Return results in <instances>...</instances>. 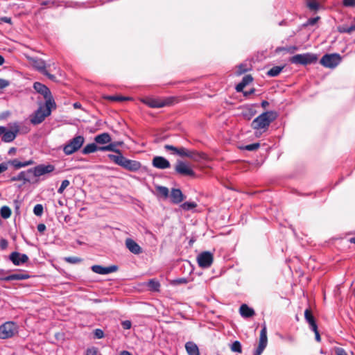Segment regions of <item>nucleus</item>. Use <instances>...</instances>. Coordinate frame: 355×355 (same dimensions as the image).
I'll list each match as a JSON object with an SVG mask.
<instances>
[{
    "instance_id": "b1692460",
    "label": "nucleus",
    "mask_w": 355,
    "mask_h": 355,
    "mask_svg": "<svg viewBox=\"0 0 355 355\" xmlns=\"http://www.w3.org/2000/svg\"><path fill=\"white\" fill-rule=\"evenodd\" d=\"M241 315L244 318H248L254 315L253 309L249 307L247 304H243L239 309Z\"/></svg>"
},
{
    "instance_id": "a18cd8bd",
    "label": "nucleus",
    "mask_w": 355,
    "mask_h": 355,
    "mask_svg": "<svg viewBox=\"0 0 355 355\" xmlns=\"http://www.w3.org/2000/svg\"><path fill=\"white\" fill-rule=\"evenodd\" d=\"M69 184L70 182L68 180H64L58 189V193L60 194L62 193L64 189L69 185Z\"/></svg>"
},
{
    "instance_id": "052dcab7",
    "label": "nucleus",
    "mask_w": 355,
    "mask_h": 355,
    "mask_svg": "<svg viewBox=\"0 0 355 355\" xmlns=\"http://www.w3.org/2000/svg\"><path fill=\"white\" fill-rule=\"evenodd\" d=\"M8 241L5 239H1L0 240V248L1 250H5L8 247Z\"/></svg>"
},
{
    "instance_id": "39448f33",
    "label": "nucleus",
    "mask_w": 355,
    "mask_h": 355,
    "mask_svg": "<svg viewBox=\"0 0 355 355\" xmlns=\"http://www.w3.org/2000/svg\"><path fill=\"white\" fill-rule=\"evenodd\" d=\"M341 60L338 53L325 54L320 59V63L324 67L334 69L340 64Z\"/></svg>"
},
{
    "instance_id": "5701e85b",
    "label": "nucleus",
    "mask_w": 355,
    "mask_h": 355,
    "mask_svg": "<svg viewBox=\"0 0 355 355\" xmlns=\"http://www.w3.org/2000/svg\"><path fill=\"white\" fill-rule=\"evenodd\" d=\"M304 318L306 322L309 323L310 328L312 331L316 330L317 324L315 322L314 316L313 315L311 310L306 309L304 311Z\"/></svg>"
},
{
    "instance_id": "bf43d9fd",
    "label": "nucleus",
    "mask_w": 355,
    "mask_h": 355,
    "mask_svg": "<svg viewBox=\"0 0 355 355\" xmlns=\"http://www.w3.org/2000/svg\"><path fill=\"white\" fill-rule=\"evenodd\" d=\"M8 80L0 78V89H4L9 85Z\"/></svg>"
},
{
    "instance_id": "0e129e2a",
    "label": "nucleus",
    "mask_w": 355,
    "mask_h": 355,
    "mask_svg": "<svg viewBox=\"0 0 355 355\" xmlns=\"http://www.w3.org/2000/svg\"><path fill=\"white\" fill-rule=\"evenodd\" d=\"M188 282V280L187 278H179V279H177L175 280H174V283L175 284H187Z\"/></svg>"
},
{
    "instance_id": "680f3d73",
    "label": "nucleus",
    "mask_w": 355,
    "mask_h": 355,
    "mask_svg": "<svg viewBox=\"0 0 355 355\" xmlns=\"http://www.w3.org/2000/svg\"><path fill=\"white\" fill-rule=\"evenodd\" d=\"M8 168V163L2 162L0 164V174L6 171Z\"/></svg>"
},
{
    "instance_id": "e2e57ef3",
    "label": "nucleus",
    "mask_w": 355,
    "mask_h": 355,
    "mask_svg": "<svg viewBox=\"0 0 355 355\" xmlns=\"http://www.w3.org/2000/svg\"><path fill=\"white\" fill-rule=\"evenodd\" d=\"M318 19H319L318 17H313V18H310V19H308L306 25L313 26L315 24H316V22L318 21Z\"/></svg>"
},
{
    "instance_id": "58836bf2",
    "label": "nucleus",
    "mask_w": 355,
    "mask_h": 355,
    "mask_svg": "<svg viewBox=\"0 0 355 355\" xmlns=\"http://www.w3.org/2000/svg\"><path fill=\"white\" fill-rule=\"evenodd\" d=\"M156 190L159 193V195L166 198L169 196L168 189L164 186H157Z\"/></svg>"
},
{
    "instance_id": "4d7b16f0",
    "label": "nucleus",
    "mask_w": 355,
    "mask_h": 355,
    "mask_svg": "<svg viewBox=\"0 0 355 355\" xmlns=\"http://www.w3.org/2000/svg\"><path fill=\"white\" fill-rule=\"evenodd\" d=\"M164 149L166 150H172V151H173L174 154L177 155V150H178V148H177L174 146H172V145L166 144L164 146Z\"/></svg>"
},
{
    "instance_id": "69168bd1",
    "label": "nucleus",
    "mask_w": 355,
    "mask_h": 355,
    "mask_svg": "<svg viewBox=\"0 0 355 355\" xmlns=\"http://www.w3.org/2000/svg\"><path fill=\"white\" fill-rule=\"evenodd\" d=\"M37 231L40 233H43L46 230V225L43 223H40L37 226Z\"/></svg>"
},
{
    "instance_id": "f257e3e1",
    "label": "nucleus",
    "mask_w": 355,
    "mask_h": 355,
    "mask_svg": "<svg viewBox=\"0 0 355 355\" xmlns=\"http://www.w3.org/2000/svg\"><path fill=\"white\" fill-rule=\"evenodd\" d=\"M56 107V104H53L51 100L46 101L44 105L40 107L30 116V122L36 125L42 123L51 114V110Z\"/></svg>"
},
{
    "instance_id": "603ef678",
    "label": "nucleus",
    "mask_w": 355,
    "mask_h": 355,
    "mask_svg": "<svg viewBox=\"0 0 355 355\" xmlns=\"http://www.w3.org/2000/svg\"><path fill=\"white\" fill-rule=\"evenodd\" d=\"M280 50H285L290 53H293L295 51L297 50V47L295 46H288L286 48H282V49L278 48L277 49V51H280Z\"/></svg>"
},
{
    "instance_id": "9d476101",
    "label": "nucleus",
    "mask_w": 355,
    "mask_h": 355,
    "mask_svg": "<svg viewBox=\"0 0 355 355\" xmlns=\"http://www.w3.org/2000/svg\"><path fill=\"white\" fill-rule=\"evenodd\" d=\"M33 88L37 93L42 94L44 96L45 101L51 100L53 104H55L50 89L46 85L41 83L35 82L33 84Z\"/></svg>"
},
{
    "instance_id": "de8ad7c7",
    "label": "nucleus",
    "mask_w": 355,
    "mask_h": 355,
    "mask_svg": "<svg viewBox=\"0 0 355 355\" xmlns=\"http://www.w3.org/2000/svg\"><path fill=\"white\" fill-rule=\"evenodd\" d=\"M188 150L189 149L184 147L178 148V150H177V155L182 157H187Z\"/></svg>"
},
{
    "instance_id": "1a4fd4ad",
    "label": "nucleus",
    "mask_w": 355,
    "mask_h": 355,
    "mask_svg": "<svg viewBox=\"0 0 355 355\" xmlns=\"http://www.w3.org/2000/svg\"><path fill=\"white\" fill-rule=\"evenodd\" d=\"M213 254L209 251H205L197 257L198 266L202 268H207L211 266L213 262Z\"/></svg>"
},
{
    "instance_id": "dca6fc26",
    "label": "nucleus",
    "mask_w": 355,
    "mask_h": 355,
    "mask_svg": "<svg viewBox=\"0 0 355 355\" xmlns=\"http://www.w3.org/2000/svg\"><path fill=\"white\" fill-rule=\"evenodd\" d=\"M126 248L134 254H139L142 253L141 247L132 239L127 238L125 241Z\"/></svg>"
},
{
    "instance_id": "13d9d810",
    "label": "nucleus",
    "mask_w": 355,
    "mask_h": 355,
    "mask_svg": "<svg viewBox=\"0 0 355 355\" xmlns=\"http://www.w3.org/2000/svg\"><path fill=\"white\" fill-rule=\"evenodd\" d=\"M281 338L285 341H287L288 343H293L295 340L294 337L292 335L288 334L285 336H282Z\"/></svg>"
},
{
    "instance_id": "aec40b11",
    "label": "nucleus",
    "mask_w": 355,
    "mask_h": 355,
    "mask_svg": "<svg viewBox=\"0 0 355 355\" xmlns=\"http://www.w3.org/2000/svg\"><path fill=\"white\" fill-rule=\"evenodd\" d=\"M184 196L180 189L173 188L171 191L170 198L172 203L178 205L184 199Z\"/></svg>"
},
{
    "instance_id": "bb28decb",
    "label": "nucleus",
    "mask_w": 355,
    "mask_h": 355,
    "mask_svg": "<svg viewBox=\"0 0 355 355\" xmlns=\"http://www.w3.org/2000/svg\"><path fill=\"white\" fill-rule=\"evenodd\" d=\"M94 141L96 143L99 144H109L112 141V138L109 133L103 132L96 135L94 137Z\"/></svg>"
},
{
    "instance_id": "ddd939ff",
    "label": "nucleus",
    "mask_w": 355,
    "mask_h": 355,
    "mask_svg": "<svg viewBox=\"0 0 355 355\" xmlns=\"http://www.w3.org/2000/svg\"><path fill=\"white\" fill-rule=\"evenodd\" d=\"M3 132L1 134V141L6 143H10L12 141L17 137L19 132V128L17 125L15 129L13 130H8L7 128L3 126Z\"/></svg>"
},
{
    "instance_id": "72a5a7b5",
    "label": "nucleus",
    "mask_w": 355,
    "mask_h": 355,
    "mask_svg": "<svg viewBox=\"0 0 355 355\" xmlns=\"http://www.w3.org/2000/svg\"><path fill=\"white\" fill-rule=\"evenodd\" d=\"M187 157L191 159L193 161H199L203 158V155L195 150H189Z\"/></svg>"
},
{
    "instance_id": "7ed1b4c3",
    "label": "nucleus",
    "mask_w": 355,
    "mask_h": 355,
    "mask_svg": "<svg viewBox=\"0 0 355 355\" xmlns=\"http://www.w3.org/2000/svg\"><path fill=\"white\" fill-rule=\"evenodd\" d=\"M85 138L83 135H76L63 146V152L66 155H70L78 151L83 145Z\"/></svg>"
},
{
    "instance_id": "4be33fe9",
    "label": "nucleus",
    "mask_w": 355,
    "mask_h": 355,
    "mask_svg": "<svg viewBox=\"0 0 355 355\" xmlns=\"http://www.w3.org/2000/svg\"><path fill=\"white\" fill-rule=\"evenodd\" d=\"M252 64L251 61L246 60L243 62L239 64L236 68V71L235 72L236 76H241L243 73H245L252 69Z\"/></svg>"
},
{
    "instance_id": "2f4dec72",
    "label": "nucleus",
    "mask_w": 355,
    "mask_h": 355,
    "mask_svg": "<svg viewBox=\"0 0 355 355\" xmlns=\"http://www.w3.org/2000/svg\"><path fill=\"white\" fill-rule=\"evenodd\" d=\"M256 114V111L252 106H248L243 108L242 116L248 120L251 119Z\"/></svg>"
},
{
    "instance_id": "3c124183",
    "label": "nucleus",
    "mask_w": 355,
    "mask_h": 355,
    "mask_svg": "<svg viewBox=\"0 0 355 355\" xmlns=\"http://www.w3.org/2000/svg\"><path fill=\"white\" fill-rule=\"evenodd\" d=\"M95 338L98 339L103 338L104 337V332L101 329H96L94 331Z\"/></svg>"
},
{
    "instance_id": "e433bc0d",
    "label": "nucleus",
    "mask_w": 355,
    "mask_h": 355,
    "mask_svg": "<svg viewBox=\"0 0 355 355\" xmlns=\"http://www.w3.org/2000/svg\"><path fill=\"white\" fill-rule=\"evenodd\" d=\"M11 209L8 206H3L0 209L1 216L4 219L8 218L11 216Z\"/></svg>"
},
{
    "instance_id": "6e6552de",
    "label": "nucleus",
    "mask_w": 355,
    "mask_h": 355,
    "mask_svg": "<svg viewBox=\"0 0 355 355\" xmlns=\"http://www.w3.org/2000/svg\"><path fill=\"white\" fill-rule=\"evenodd\" d=\"M175 172L181 175L195 177L194 171L184 162L178 160L175 166Z\"/></svg>"
},
{
    "instance_id": "7c9ffc66",
    "label": "nucleus",
    "mask_w": 355,
    "mask_h": 355,
    "mask_svg": "<svg viewBox=\"0 0 355 355\" xmlns=\"http://www.w3.org/2000/svg\"><path fill=\"white\" fill-rule=\"evenodd\" d=\"M116 145L115 143H110L107 145V146H100L99 147V150L100 151H112V152H114L116 153V155H120V154H122L121 153V151L116 148Z\"/></svg>"
},
{
    "instance_id": "79ce46f5",
    "label": "nucleus",
    "mask_w": 355,
    "mask_h": 355,
    "mask_svg": "<svg viewBox=\"0 0 355 355\" xmlns=\"http://www.w3.org/2000/svg\"><path fill=\"white\" fill-rule=\"evenodd\" d=\"M306 6L311 10H317L319 8V4L316 0H307Z\"/></svg>"
},
{
    "instance_id": "a211bd4d",
    "label": "nucleus",
    "mask_w": 355,
    "mask_h": 355,
    "mask_svg": "<svg viewBox=\"0 0 355 355\" xmlns=\"http://www.w3.org/2000/svg\"><path fill=\"white\" fill-rule=\"evenodd\" d=\"M251 125L255 130L265 128L266 127V111L263 112L258 117L254 119L252 121Z\"/></svg>"
},
{
    "instance_id": "c756f323",
    "label": "nucleus",
    "mask_w": 355,
    "mask_h": 355,
    "mask_svg": "<svg viewBox=\"0 0 355 355\" xmlns=\"http://www.w3.org/2000/svg\"><path fill=\"white\" fill-rule=\"evenodd\" d=\"M7 163H8V164L13 166L15 168H20L25 167V166L33 164V161L28 160V161H26V162H20L18 159H15L12 160H10Z\"/></svg>"
},
{
    "instance_id": "393cba45",
    "label": "nucleus",
    "mask_w": 355,
    "mask_h": 355,
    "mask_svg": "<svg viewBox=\"0 0 355 355\" xmlns=\"http://www.w3.org/2000/svg\"><path fill=\"white\" fill-rule=\"evenodd\" d=\"M185 349L189 355H200L198 345L192 341L186 343Z\"/></svg>"
},
{
    "instance_id": "412c9836",
    "label": "nucleus",
    "mask_w": 355,
    "mask_h": 355,
    "mask_svg": "<svg viewBox=\"0 0 355 355\" xmlns=\"http://www.w3.org/2000/svg\"><path fill=\"white\" fill-rule=\"evenodd\" d=\"M30 277L31 276L26 272L14 273L6 277H0V280H3L5 282H10L13 280H24L28 279V278H30Z\"/></svg>"
},
{
    "instance_id": "774afa93",
    "label": "nucleus",
    "mask_w": 355,
    "mask_h": 355,
    "mask_svg": "<svg viewBox=\"0 0 355 355\" xmlns=\"http://www.w3.org/2000/svg\"><path fill=\"white\" fill-rule=\"evenodd\" d=\"M336 355H347V354L343 348H338L336 351Z\"/></svg>"
},
{
    "instance_id": "8fccbe9b",
    "label": "nucleus",
    "mask_w": 355,
    "mask_h": 355,
    "mask_svg": "<svg viewBox=\"0 0 355 355\" xmlns=\"http://www.w3.org/2000/svg\"><path fill=\"white\" fill-rule=\"evenodd\" d=\"M85 355H98V349L95 347L87 348Z\"/></svg>"
},
{
    "instance_id": "c03bdc74",
    "label": "nucleus",
    "mask_w": 355,
    "mask_h": 355,
    "mask_svg": "<svg viewBox=\"0 0 355 355\" xmlns=\"http://www.w3.org/2000/svg\"><path fill=\"white\" fill-rule=\"evenodd\" d=\"M44 212V207L41 204H37L33 208V213L37 216H41Z\"/></svg>"
},
{
    "instance_id": "5fc2aeb1",
    "label": "nucleus",
    "mask_w": 355,
    "mask_h": 355,
    "mask_svg": "<svg viewBox=\"0 0 355 355\" xmlns=\"http://www.w3.org/2000/svg\"><path fill=\"white\" fill-rule=\"evenodd\" d=\"M121 326L123 327V329H130L132 327V322L130 320H124V321H122L121 322Z\"/></svg>"
},
{
    "instance_id": "c85d7f7f",
    "label": "nucleus",
    "mask_w": 355,
    "mask_h": 355,
    "mask_svg": "<svg viewBox=\"0 0 355 355\" xmlns=\"http://www.w3.org/2000/svg\"><path fill=\"white\" fill-rule=\"evenodd\" d=\"M144 285L150 291H159L161 286L159 281L155 279H150L148 282L144 283Z\"/></svg>"
},
{
    "instance_id": "09e8293b",
    "label": "nucleus",
    "mask_w": 355,
    "mask_h": 355,
    "mask_svg": "<svg viewBox=\"0 0 355 355\" xmlns=\"http://www.w3.org/2000/svg\"><path fill=\"white\" fill-rule=\"evenodd\" d=\"M277 116V113L275 112L268 111V125L272 121H273Z\"/></svg>"
},
{
    "instance_id": "f704fd0d",
    "label": "nucleus",
    "mask_w": 355,
    "mask_h": 355,
    "mask_svg": "<svg viewBox=\"0 0 355 355\" xmlns=\"http://www.w3.org/2000/svg\"><path fill=\"white\" fill-rule=\"evenodd\" d=\"M338 30L341 33H352L355 31V22L350 26L343 25L338 28Z\"/></svg>"
},
{
    "instance_id": "f03ea898",
    "label": "nucleus",
    "mask_w": 355,
    "mask_h": 355,
    "mask_svg": "<svg viewBox=\"0 0 355 355\" xmlns=\"http://www.w3.org/2000/svg\"><path fill=\"white\" fill-rule=\"evenodd\" d=\"M107 157L116 164L131 172L138 171L141 167V164L139 162L129 159L124 157L122 154H120V155L109 154Z\"/></svg>"
},
{
    "instance_id": "cd10ccee",
    "label": "nucleus",
    "mask_w": 355,
    "mask_h": 355,
    "mask_svg": "<svg viewBox=\"0 0 355 355\" xmlns=\"http://www.w3.org/2000/svg\"><path fill=\"white\" fill-rule=\"evenodd\" d=\"M29 173H31V172H28V170L26 171H21L18 175L12 176L10 178L11 182H15V181H23L24 184L26 182H28L30 181L28 175Z\"/></svg>"
},
{
    "instance_id": "ea45409f",
    "label": "nucleus",
    "mask_w": 355,
    "mask_h": 355,
    "mask_svg": "<svg viewBox=\"0 0 355 355\" xmlns=\"http://www.w3.org/2000/svg\"><path fill=\"white\" fill-rule=\"evenodd\" d=\"M230 349L234 352L241 353L242 347L241 343L238 340L233 342L231 345Z\"/></svg>"
},
{
    "instance_id": "338daca9",
    "label": "nucleus",
    "mask_w": 355,
    "mask_h": 355,
    "mask_svg": "<svg viewBox=\"0 0 355 355\" xmlns=\"http://www.w3.org/2000/svg\"><path fill=\"white\" fill-rule=\"evenodd\" d=\"M42 74L48 77L51 80H54L55 79V76L49 73L47 70H45L44 72L42 73Z\"/></svg>"
},
{
    "instance_id": "423d86ee",
    "label": "nucleus",
    "mask_w": 355,
    "mask_h": 355,
    "mask_svg": "<svg viewBox=\"0 0 355 355\" xmlns=\"http://www.w3.org/2000/svg\"><path fill=\"white\" fill-rule=\"evenodd\" d=\"M17 332V325L13 322H6L0 326V338H11Z\"/></svg>"
},
{
    "instance_id": "473e14b6",
    "label": "nucleus",
    "mask_w": 355,
    "mask_h": 355,
    "mask_svg": "<svg viewBox=\"0 0 355 355\" xmlns=\"http://www.w3.org/2000/svg\"><path fill=\"white\" fill-rule=\"evenodd\" d=\"M99 147L100 146H98L95 143L88 144L83 148L82 153L84 155H87L94 153L97 150H99Z\"/></svg>"
},
{
    "instance_id": "0eeeda50",
    "label": "nucleus",
    "mask_w": 355,
    "mask_h": 355,
    "mask_svg": "<svg viewBox=\"0 0 355 355\" xmlns=\"http://www.w3.org/2000/svg\"><path fill=\"white\" fill-rule=\"evenodd\" d=\"M144 103L152 108H161L169 105L172 103L171 98L162 99L159 98H148L144 101Z\"/></svg>"
},
{
    "instance_id": "a19ab883",
    "label": "nucleus",
    "mask_w": 355,
    "mask_h": 355,
    "mask_svg": "<svg viewBox=\"0 0 355 355\" xmlns=\"http://www.w3.org/2000/svg\"><path fill=\"white\" fill-rule=\"evenodd\" d=\"M64 260L69 263L76 264L82 261V259L78 257H67L64 258Z\"/></svg>"
},
{
    "instance_id": "f8f14e48",
    "label": "nucleus",
    "mask_w": 355,
    "mask_h": 355,
    "mask_svg": "<svg viewBox=\"0 0 355 355\" xmlns=\"http://www.w3.org/2000/svg\"><path fill=\"white\" fill-rule=\"evenodd\" d=\"M266 347V326L263 324L260 334V339L257 347L253 352V355H261Z\"/></svg>"
},
{
    "instance_id": "2eb2a0df",
    "label": "nucleus",
    "mask_w": 355,
    "mask_h": 355,
    "mask_svg": "<svg viewBox=\"0 0 355 355\" xmlns=\"http://www.w3.org/2000/svg\"><path fill=\"white\" fill-rule=\"evenodd\" d=\"M9 259L15 266H21L28 260V257L26 254H21L18 252H12L10 254Z\"/></svg>"
},
{
    "instance_id": "c9c22d12",
    "label": "nucleus",
    "mask_w": 355,
    "mask_h": 355,
    "mask_svg": "<svg viewBox=\"0 0 355 355\" xmlns=\"http://www.w3.org/2000/svg\"><path fill=\"white\" fill-rule=\"evenodd\" d=\"M284 68V66H275L272 68H271L269 71H268V76L271 77H275L282 72Z\"/></svg>"
},
{
    "instance_id": "49530a36",
    "label": "nucleus",
    "mask_w": 355,
    "mask_h": 355,
    "mask_svg": "<svg viewBox=\"0 0 355 355\" xmlns=\"http://www.w3.org/2000/svg\"><path fill=\"white\" fill-rule=\"evenodd\" d=\"M106 98L112 101H123L129 99V98L121 96H109Z\"/></svg>"
},
{
    "instance_id": "f3484780",
    "label": "nucleus",
    "mask_w": 355,
    "mask_h": 355,
    "mask_svg": "<svg viewBox=\"0 0 355 355\" xmlns=\"http://www.w3.org/2000/svg\"><path fill=\"white\" fill-rule=\"evenodd\" d=\"M153 166L159 169H166L171 167L169 161L164 157L155 156L152 161Z\"/></svg>"
},
{
    "instance_id": "4c0bfd02",
    "label": "nucleus",
    "mask_w": 355,
    "mask_h": 355,
    "mask_svg": "<svg viewBox=\"0 0 355 355\" xmlns=\"http://www.w3.org/2000/svg\"><path fill=\"white\" fill-rule=\"evenodd\" d=\"M260 146L259 143H253L251 144L241 146H240L241 150H248V151H254L259 148Z\"/></svg>"
},
{
    "instance_id": "37998d69",
    "label": "nucleus",
    "mask_w": 355,
    "mask_h": 355,
    "mask_svg": "<svg viewBox=\"0 0 355 355\" xmlns=\"http://www.w3.org/2000/svg\"><path fill=\"white\" fill-rule=\"evenodd\" d=\"M196 206L197 204L194 202H185L181 205V207L185 211L191 210L196 207Z\"/></svg>"
},
{
    "instance_id": "864d4df0",
    "label": "nucleus",
    "mask_w": 355,
    "mask_h": 355,
    "mask_svg": "<svg viewBox=\"0 0 355 355\" xmlns=\"http://www.w3.org/2000/svg\"><path fill=\"white\" fill-rule=\"evenodd\" d=\"M41 5L42 6H48L49 7H52V6H58L59 5L58 4V3L55 1H44L41 3Z\"/></svg>"
},
{
    "instance_id": "4468645a",
    "label": "nucleus",
    "mask_w": 355,
    "mask_h": 355,
    "mask_svg": "<svg viewBox=\"0 0 355 355\" xmlns=\"http://www.w3.org/2000/svg\"><path fill=\"white\" fill-rule=\"evenodd\" d=\"M92 270L97 274L100 275H107L118 270V266L112 265L107 267H104L100 265H94L91 267Z\"/></svg>"
},
{
    "instance_id": "a878e982",
    "label": "nucleus",
    "mask_w": 355,
    "mask_h": 355,
    "mask_svg": "<svg viewBox=\"0 0 355 355\" xmlns=\"http://www.w3.org/2000/svg\"><path fill=\"white\" fill-rule=\"evenodd\" d=\"M253 80V78L251 75H245L243 77L242 80L236 85V90L238 92H243L244 87L250 84Z\"/></svg>"
},
{
    "instance_id": "6e6d98bb",
    "label": "nucleus",
    "mask_w": 355,
    "mask_h": 355,
    "mask_svg": "<svg viewBox=\"0 0 355 355\" xmlns=\"http://www.w3.org/2000/svg\"><path fill=\"white\" fill-rule=\"evenodd\" d=\"M343 4L345 7H354L355 6V0H343Z\"/></svg>"
},
{
    "instance_id": "9b49d317",
    "label": "nucleus",
    "mask_w": 355,
    "mask_h": 355,
    "mask_svg": "<svg viewBox=\"0 0 355 355\" xmlns=\"http://www.w3.org/2000/svg\"><path fill=\"white\" fill-rule=\"evenodd\" d=\"M55 170V166L52 164H40L33 168L28 169L35 177H40L46 173L53 172Z\"/></svg>"
},
{
    "instance_id": "6ab92c4d",
    "label": "nucleus",
    "mask_w": 355,
    "mask_h": 355,
    "mask_svg": "<svg viewBox=\"0 0 355 355\" xmlns=\"http://www.w3.org/2000/svg\"><path fill=\"white\" fill-rule=\"evenodd\" d=\"M30 62L37 71L40 72L42 74L46 70V62L40 58H30Z\"/></svg>"
},
{
    "instance_id": "20e7f679",
    "label": "nucleus",
    "mask_w": 355,
    "mask_h": 355,
    "mask_svg": "<svg viewBox=\"0 0 355 355\" xmlns=\"http://www.w3.org/2000/svg\"><path fill=\"white\" fill-rule=\"evenodd\" d=\"M318 57L313 53L297 54L291 57L289 60L290 62L295 64L306 65L316 62Z\"/></svg>"
}]
</instances>
